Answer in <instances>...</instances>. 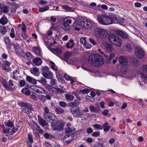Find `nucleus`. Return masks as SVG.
<instances>
[{"mask_svg": "<svg viewBox=\"0 0 147 147\" xmlns=\"http://www.w3.org/2000/svg\"><path fill=\"white\" fill-rule=\"evenodd\" d=\"M51 90H49L51 92L53 93L54 94H57L60 93L61 94H62L63 92V90H62L60 88H54L53 87Z\"/></svg>", "mask_w": 147, "mask_h": 147, "instance_id": "obj_17", "label": "nucleus"}, {"mask_svg": "<svg viewBox=\"0 0 147 147\" xmlns=\"http://www.w3.org/2000/svg\"><path fill=\"white\" fill-rule=\"evenodd\" d=\"M51 67L53 70H54L55 71H57L58 69L57 68V66L55 64H54L53 65H51Z\"/></svg>", "mask_w": 147, "mask_h": 147, "instance_id": "obj_62", "label": "nucleus"}, {"mask_svg": "<svg viewBox=\"0 0 147 147\" xmlns=\"http://www.w3.org/2000/svg\"><path fill=\"white\" fill-rule=\"evenodd\" d=\"M33 63L36 66L40 65L42 63V60L39 57H36L33 59L32 60Z\"/></svg>", "mask_w": 147, "mask_h": 147, "instance_id": "obj_19", "label": "nucleus"}, {"mask_svg": "<svg viewBox=\"0 0 147 147\" xmlns=\"http://www.w3.org/2000/svg\"><path fill=\"white\" fill-rule=\"evenodd\" d=\"M18 104L20 106L25 107L29 104L24 103L22 102H20L18 103Z\"/></svg>", "mask_w": 147, "mask_h": 147, "instance_id": "obj_50", "label": "nucleus"}, {"mask_svg": "<svg viewBox=\"0 0 147 147\" xmlns=\"http://www.w3.org/2000/svg\"><path fill=\"white\" fill-rule=\"evenodd\" d=\"M49 68L47 66H42L41 70L42 71V73H46V72L49 71Z\"/></svg>", "mask_w": 147, "mask_h": 147, "instance_id": "obj_44", "label": "nucleus"}, {"mask_svg": "<svg viewBox=\"0 0 147 147\" xmlns=\"http://www.w3.org/2000/svg\"><path fill=\"white\" fill-rule=\"evenodd\" d=\"M96 24L94 23L88 19H86L84 21L82 20H79L77 22L75 21L71 26L72 27L77 26L76 28L81 27L82 28H92L96 27Z\"/></svg>", "mask_w": 147, "mask_h": 147, "instance_id": "obj_2", "label": "nucleus"}, {"mask_svg": "<svg viewBox=\"0 0 147 147\" xmlns=\"http://www.w3.org/2000/svg\"><path fill=\"white\" fill-rule=\"evenodd\" d=\"M5 42L7 44V46L8 47V45H11L12 44L11 42L10 41L9 37H6L4 38Z\"/></svg>", "mask_w": 147, "mask_h": 147, "instance_id": "obj_43", "label": "nucleus"}, {"mask_svg": "<svg viewBox=\"0 0 147 147\" xmlns=\"http://www.w3.org/2000/svg\"><path fill=\"white\" fill-rule=\"evenodd\" d=\"M31 88L34 91L38 94H44L45 93V90L43 88L37 86H32Z\"/></svg>", "mask_w": 147, "mask_h": 147, "instance_id": "obj_9", "label": "nucleus"}, {"mask_svg": "<svg viewBox=\"0 0 147 147\" xmlns=\"http://www.w3.org/2000/svg\"><path fill=\"white\" fill-rule=\"evenodd\" d=\"M66 99L69 101H72L74 100V97L71 95L69 94H66L65 95Z\"/></svg>", "mask_w": 147, "mask_h": 147, "instance_id": "obj_40", "label": "nucleus"}, {"mask_svg": "<svg viewBox=\"0 0 147 147\" xmlns=\"http://www.w3.org/2000/svg\"><path fill=\"white\" fill-rule=\"evenodd\" d=\"M44 145L46 147H53L51 143L49 142H45L44 143Z\"/></svg>", "mask_w": 147, "mask_h": 147, "instance_id": "obj_54", "label": "nucleus"}, {"mask_svg": "<svg viewBox=\"0 0 147 147\" xmlns=\"http://www.w3.org/2000/svg\"><path fill=\"white\" fill-rule=\"evenodd\" d=\"M28 140L32 144L33 142V139L32 135L30 134H28Z\"/></svg>", "mask_w": 147, "mask_h": 147, "instance_id": "obj_53", "label": "nucleus"}, {"mask_svg": "<svg viewBox=\"0 0 147 147\" xmlns=\"http://www.w3.org/2000/svg\"><path fill=\"white\" fill-rule=\"evenodd\" d=\"M71 112L73 116L76 117H81L82 116V113L80 111L79 109L71 110Z\"/></svg>", "mask_w": 147, "mask_h": 147, "instance_id": "obj_13", "label": "nucleus"}, {"mask_svg": "<svg viewBox=\"0 0 147 147\" xmlns=\"http://www.w3.org/2000/svg\"><path fill=\"white\" fill-rule=\"evenodd\" d=\"M8 22V20L6 17L3 15V16L0 19V23L3 25H4Z\"/></svg>", "mask_w": 147, "mask_h": 147, "instance_id": "obj_29", "label": "nucleus"}, {"mask_svg": "<svg viewBox=\"0 0 147 147\" xmlns=\"http://www.w3.org/2000/svg\"><path fill=\"white\" fill-rule=\"evenodd\" d=\"M56 74L57 78L58 79V81L63 83L64 81V80L63 79L62 76L58 72H56Z\"/></svg>", "mask_w": 147, "mask_h": 147, "instance_id": "obj_34", "label": "nucleus"}, {"mask_svg": "<svg viewBox=\"0 0 147 147\" xmlns=\"http://www.w3.org/2000/svg\"><path fill=\"white\" fill-rule=\"evenodd\" d=\"M37 81L43 85L45 88L48 89L49 90H51V89L53 88V86L47 83L46 80L43 77H42L40 80H37Z\"/></svg>", "mask_w": 147, "mask_h": 147, "instance_id": "obj_8", "label": "nucleus"}, {"mask_svg": "<svg viewBox=\"0 0 147 147\" xmlns=\"http://www.w3.org/2000/svg\"><path fill=\"white\" fill-rule=\"evenodd\" d=\"M117 37V36L112 33L109 34L108 36L109 40L110 42L112 44Z\"/></svg>", "mask_w": 147, "mask_h": 147, "instance_id": "obj_25", "label": "nucleus"}, {"mask_svg": "<svg viewBox=\"0 0 147 147\" xmlns=\"http://www.w3.org/2000/svg\"><path fill=\"white\" fill-rule=\"evenodd\" d=\"M48 49L52 53L56 55H58L62 53V50L59 48L56 49L52 48L50 47H48Z\"/></svg>", "mask_w": 147, "mask_h": 147, "instance_id": "obj_15", "label": "nucleus"}, {"mask_svg": "<svg viewBox=\"0 0 147 147\" xmlns=\"http://www.w3.org/2000/svg\"><path fill=\"white\" fill-rule=\"evenodd\" d=\"M100 133L97 131L93 132L92 134V136L93 137H97L100 135Z\"/></svg>", "mask_w": 147, "mask_h": 147, "instance_id": "obj_56", "label": "nucleus"}, {"mask_svg": "<svg viewBox=\"0 0 147 147\" xmlns=\"http://www.w3.org/2000/svg\"><path fill=\"white\" fill-rule=\"evenodd\" d=\"M135 53L136 56L139 59L144 58L145 53L143 49L139 47H137L135 49Z\"/></svg>", "mask_w": 147, "mask_h": 147, "instance_id": "obj_7", "label": "nucleus"}, {"mask_svg": "<svg viewBox=\"0 0 147 147\" xmlns=\"http://www.w3.org/2000/svg\"><path fill=\"white\" fill-rule=\"evenodd\" d=\"M9 11V9L8 7L0 3V15L2 14V12L4 13H7Z\"/></svg>", "mask_w": 147, "mask_h": 147, "instance_id": "obj_16", "label": "nucleus"}, {"mask_svg": "<svg viewBox=\"0 0 147 147\" xmlns=\"http://www.w3.org/2000/svg\"><path fill=\"white\" fill-rule=\"evenodd\" d=\"M15 33L14 29L12 28L11 30L10 33V36L12 38H14L15 36Z\"/></svg>", "mask_w": 147, "mask_h": 147, "instance_id": "obj_49", "label": "nucleus"}, {"mask_svg": "<svg viewBox=\"0 0 147 147\" xmlns=\"http://www.w3.org/2000/svg\"><path fill=\"white\" fill-rule=\"evenodd\" d=\"M32 51L37 56L40 55V49L37 47H34L32 49Z\"/></svg>", "mask_w": 147, "mask_h": 147, "instance_id": "obj_30", "label": "nucleus"}, {"mask_svg": "<svg viewBox=\"0 0 147 147\" xmlns=\"http://www.w3.org/2000/svg\"><path fill=\"white\" fill-rule=\"evenodd\" d=\"M42 75L45 78L49 79H52L53 76V73L49 71L46 73L42 74Z\"/></svg>", "mask_w": 147, "mask_h": 147, "instance_id": "obj_24", "label": "nucleus"}, {"mask_svg": "<svg viewBox=\"0 0 147 147\" xmlns=\"http://www.w3.org/2000/svg\"><path fill=\"white\" fill-rule=\"evenodd\" d=\"M6 126L9 127H13L14 126L13 123L10 121H8L7 123H5Z\"/></svg>", "mask_w": 147, "mask_h": 147, "instance_id": "obj_45", "label": "nucleus"}, {"mask_svg": "<svg viewBox=\"0 0 147 147\" xmlns=\"http://www.w3.org/2000/svg\"><path fill=\"white\" fill-rule=\"evenodd\" d=\"M103 48L105 51L108 53L111 52L113 50L112 45L107 42L104 43Z\"/></svg>", "mask_w": 147, "mask_h": 147, "instance_id": "obj_10", "label": "nucleus"}, {"mask_svg": "<svg viewBox=\"0 0 147 147\" xmlns=\"http://www.w3.org/2000/svg\"><path fill=\"white\" fill-rule=\"evenodd\" d=\"M13 46L15 51L17 49H19L20 47L19 45L17 43L14 44L13 45Z\"/></svg>", "mask_w": 147, "mask_h": 147, "instance_id": "obj_58", "label": "nucleus"}, {"mask_svg": "<svg viewBox=\"0 0 147 147\" xmlns=\"http://www.w3.org/2000/svg\"><path fill=\"white\" fill-rule=\"evenodd\" d=\"M88 63L91 65L95 66H100L104 63L103 58L98 55H91L88 59Z\"/></svg>", "mask_w": 147, "mask_h": 147, "instance_id": "obj_1", "label": "nucleus"}, {"mask_svg": "<svg viewBox=\"0 0 147 147\" xmlns=\"http://www.w3.org/2000/svg\"><path fill=\"white\" fill-rule=\"evenodd\" d=\"M48 117H45L49 122L51 123V126L53 130H57L59 129L58 127L56 126L58 123L57 119V117L52 113L48 115Z\"/></svg>", "mask_w": 147, "mask_h": 147, "instance_id": "obj_5", "label": "nucleus"}, {"mask_svg": "<svg viewBox=\"0 0 147 147\" xmlns=\"http://www.w3.org/2000/svg\"><path fill=\"white\" fill-rule=\"evenodd\" d=\"M72 23V20L71 19H68L66 20V21L63 20L61 22V28L64 27H70V24Z\"/></svg>", "mask_w": 147, "mask_h": 147, "instance_id": "obj_14", "label": "nucleus"}, {"mask_svg": "<svg viewBox=\"0 0 147 147\" xmlns=\"http://www.w3.org/2000/svg\"><path fill=\"white\" fill-rule=\"evenodd\" d=\"M115 54L114 53H111L110 54V56L108 60V61L109 62H111L112 59L115 56Z\"/></svg>", "mask_w": 147, "mask_h": 147, "instance_id": "obj_52", "label": "nucleus"}, {"mask_svg": "<svg viewBox=\"0 0 147 147\" xmlns=\"http://www.w3.org/2000/svg\"><path fill=\"white\" fill-rule=\"evenodd\" d=\"M80 104L78 100H75L74 102H71L70 103V105L72 106H77Z\"/></svg>", "mask_w": 147, "mask_h": 147, "instance_id": "obj_47", "label": "nucleus"}, {"mask_svg": "<svg viewBox=\"0 0 147 147\" xmlns=\"http://www.w3.org/2000/svg\"><path fill=\"white\" fill-rule=\"evenodd\" d=\"M21 92L22 93L27 95H29L31 93L30 90L26 88H23Z\"/></svg>", "mask_w": 147, "mask_h": 147, "instance_id": "obj_36", "label": "nucleus"}, {"mask_svg": "<svg viewBox=\"0 0 147 147\" xmlns=\"http://www.w3.org/2000/svg\"><path fill=\"white\" fill-rule=\"evenodd\" d=\"M93 126L97 130L102 129V126H101V125L99 124H95L93 125Z\"/></svg>", "mask_w": 147, "mask_h": 147, "instance_id": "obj_48", "label": "nucleus"}, {"mask_svg": "<svg viewBox=\"0 0 147 147\" xmlns=\"http://www.w3.org/2000/svg\"><path fill=\"white\" fill-rule=\"evenodd\" d=\"M38 97L40 100L43 102H45L46 100L45 96L43 95H39Z\"/></svg>", "mask_w": 147, "mask_h": 147, "instance_id": "obj_46", "label": "nucleus"}, {"mask_svg": "<svg viewBox=\"0 0 147 147\" xmlns=\"http://www.w3.org/2000/svg\"><path fill=\"white\" fill-rule=\"evenodd\" d=\"M59 104L60 106L62 107H65L66 106V103L63 101L60 102Z\"/></svg>", "mask_w": 147, "mask_h": 147, "instance_id": "obj_61", "label": "nucleus"}, {"mask_svg": "<svg viewBox=\"0 0 147 147\" xmlns=\"http://www.w3.org/2000/svg\"><path fill=\"white\" fill-rule=\"evenodd\" d=\"M138 76L142 79H145L147 80V75H146L140 72L138 73Z\"/></svg>", "mask_w": 147, "mask_h": 147, "instance_id": "obj_41", "label": "nucleus"}, {"mask_svg": "<svg viewBox=\"0 0 147 147\" xmlns=\"http://www.w3.org/2000/svg\"><path fill=\"white\" fill-rule=\"evenodd\" d=\"M131 63L133 65L137 67L140 65V62L135 58H133L131 59Z\"/></svg>", "mask_w": 147, "mask_h": 147, "instance_id": "obj_26", "label": "nucleus"}, {"mask_svg": "<svg viewBox=\"0 0 147 147\" xmlns=\"http://www.w3.org/2000/svg\"><path fill=\"white\" fill-rule=\"evenodd\" d=\"M94 34L96 37L102 38L107 35V32L104 29L97 28L94 32Z\"/></svg>", "mask_w": 147, "mask_h": 147, "instance_id": "obj_6", "label": "nucleus"}, {"mask_svg": "<svg viewBox=\"0 0 147 147\" xmlns=\"http://www.w3.org/2000/svg\"><path fill=\"white\" fill-rule=\"evenodd\" d=\"M69 42H67L66 45V47L67 48H72L74 45V43L72 39H70L69 40Z\"/></svg>", "mask_w": 147, "mask_h": 147, "instance_id": "obj_28", "label": "nucleus"}, {"mask_svg": "<svg viewBox=\"0 0 147 147\" xmlns=\"http://www.w3.org/2000/svg\"><path fill=\"white\" fill-rule=\"evenodd\" d=\"M32 109V108L31 105L29 104L25 107L22 108V111L23 112L25 113L29 114L30 113Z\"/></svg>", "mask_w": 147, "mask_h": 147, "instance_id": "obj_18", "label": "nucleus"}, {"mask_svg": "<svg viewBox=\"0 0 147 147\" xmlns=\"http://www.w3.org/2000/svg\"><path fill=\"white\" fill-rule=\"evenodd\" d=\"M10 129L9 128H5L3 129V132L5 134H7L9 133Z\"/></svg>", "mask_w": 147, "mask_h": 147, "instance_id": "obj_60", "label": "nucleus"}, {"mask_svg": "<svg viewBox=\"0 0 147 147\" xmlns=\"http://www.w3.org/2000/svg\"><path fill=\"white\" fill-rule=\"evenodd\" d=\"M56 80L53 79L50 81V83L52 85L54 86L56 84Z\"/></svg>", "mask_w": 147, "mask_h": 147, "instance_id": "obj_59", "label": "nucleus"}, {"mask_svg": "<svg viewBox=\"0 0 147 147\" xmlns=\"http://www.w3.org/2000/svg\"><path fill=\"white\" fill-rule=\"evenodd\" d=\"M64 77L65 79L67 81H69V80H71V79H72V78L70 76L68 75H67V74H65L64 76Z\"/></svg>", "mask_w": 147, "mask_h": 147, "instance_id": "obj_55", "label": "nucleus"}, {"mask_svg": "<svg viewBox=\"0 0 147 147\" xmlns=\"http://www.w3.org/2000/svg\"><path fill=\"white\" fill-rule=\"evenodd\" d=\"M118 60L120 66V69L121 71L123 73H126L128 65L127 58L124 56L120 57L118 58Z\"/></svg>", "mask_w": 147, "mask_h": 147, "instance_id": "obj_4", "label": "nucleus"}, {"mask_svg": "<svg viewBox=\"0 0 147 147\" xmlns=\"http://www.w3.org/2000/svg\"><path fill=\"white\" fill-rule=\"evenodd\" d=\"M30 72L36 76H38L39 75V69L36 67L32 68L30 70Z\"/></svg>", "mask_w": 147, "mask_h": 147, "instance_id": "obj_21", "label": "nucleus"}, {"mask_svg": "<svg viewBox=\"0 0 147 147\" xmlns=\"http://www.w3.org/2000/svg\"><path fill=\"white\" fill-rule=\"evenodd\" d=\"M49 7L47 6H45L41 7L39 8V11L40 12H43L49 10Z\"/></svg>", "mask_w": 147, "mask_h": 147, "instance_id": "obj_42", "label": "nucleus"}, {"mask_svg": "<svg viewBox=\"0 0 147 147\" xmlns=\"http://www.w3.org/2000/svg\"><path fill=\"white\" fill-rule=\"evenodd\" d=\"M84 46L86 49H90L91 47V45L90 44L85 43Z\"/></svg>", "mask_w": 147, "mask_h": 147, "instance_id": "obj_64", "label": "nucleus"}, {"mask_svg": "<svg viewBox=\"0 0 147 147\" xmlns=\"http://www.w3.org/2000/svg\"><path fill=\"white\" fill-rule=\"evenodd\" d=\"M63 8L65 10H68L70 11H73L74 10V7H70L68 6L64 5L62 6Z\"/></svg>", "mask_w": 147, "mask_h": 147, "instance_id": "obj_39", "label": "nucleus"}, {"mask_svg": "<svg viewBox=\"0 0 147 147\" xmlns=\"http://www.w3.org/2000/svg\"><path fill=\"white\" fill-rule=\"evenodd\" d=\"M80 42L84 45L86 43V39L85 37H82L80 39Z\"/></svg>", "mask_w": 147, "mask_h": 147, "instance_id": "obj_57", "label": "nucleus"}, {"mask_svg": "<svg viewBox=\"0 0 147 147\" xmlns=\"http://www.w3.org/2000/svg\"><path fill=\"white\" fill-rule=\"evenodd\" d=\"M39 124L43 127L47 125L48 124L45 120L41 118L39 119Z\"/></svg>", "mask_w": 147, "mask_h": 147, "instance_id": "obj_35", "label": "nucleus"}, {"mask_svg": "<svg viewBox=\"0 0 147 147\" xmlns=\"http://www.w3.org/2000/svg\"><path fill=\"white\" fill-rule=\"evenodd\" d=\"M26 79L28 82L33 84H37L36 80L29 76H27L26 77Z\"/></svg>", "mask_w": 147, "mask_h": 147, "instance_id": "obj_27", "label": "nucleus"}, {"mask_svg": "<svg viewBox=\"0 0 147 147\" xmlns=\"http://www.w3.org/2000/svg\"><path fill=\"white\" fill-rule=\"evenodd\" d=\"M71 55V53L70 52L66 53L64 56V57L66 59H68L70 57Z\"/></svg>", "mask_w": 147, "mask_h": 147, "instance_id": "obj_51", "label": "nucleus"}, {"mask_svg": "<svg viewBox=\"0 0 147 147\" xmlns=\"http://www.w3.org/2000/svg\"><path fill=\"white\" fill-rule=\"evenodd\" d=\"M45 113L44 115L45 117H48V115H50L52 113L50 112L49 109L47 107H45L44 108Z\"/></svg>", "mask_w": 147, "mask_h": 147, "instance_id": "obj_31", "label": "nucleus"}, {"mask_svg": "<svg viewBox=\"0 0 147 147\" xmlns=\"http://www.w3.org/2000/svg\"><path fill=\"white\" fill-rule=\"evenodd\" d=\"M108 123L106 122L102 126V129L104 128L103 129L104 131H107L109 130L110 127L108 125Z\"/></svg>", "mask_w": 147, "mask_h": 147, "instance_id": "obj_32", "label": "nucleus"}, {"mask_svg": "<svg viewBox=\"0 0 147 147\" xmlns=\"http://www.w3.org/2000/svg\"><path fill=\"white\" fill-rule=\"evenodd\" d=\"M124 49L129 52H131L132 51V48L131 45L128 42H126L124 43L123 46Z\"/></svg>", "mask_w": 147, "mask_h": 147, "instance_id": "obj_20", "label": "nucleus"}, {"mask_svg": "<svg viewBox=\"0 0 147 147\" xmlns=\"http://www.w3.org/2000/svg\"><path fill=\"white\" fill-rule=\"evenodd\" d=\"M0 31L1 34H4L7 32V30L6 28H1Z\"/></svg>", "mask_w": 147, "mask_h": 147, "instance_id": "obj_63", "label": "nucleus"}, {"mask_svg": "<svg viewBox=\"0 0 147 147\" xmlns=\"http://www.w3.org/2000/svg\"><path fill=\"white\" fill-rule=\"evenodd\" d=\"M89 109L90 111V112L91 113H97L98 111L97 109L95 107L92 105H91L89 106Z\"/></svg>", "mask_w": 147, "mask_h": 147, "instance_id": "obj_33", "label": "nucleus"}, {"mask_svg": "<svg viewBox=\"0 0 147 147\" xmlns=\"http://www.w3.org/2000/svg\"><path fill=\"white\" fill-rule=\"evenodd\" d=\"M55 111L57 114H61L64 112V110L59 107H56L55 108Z\"/></svg>", "mask_w": 147, "mask_h": 147, "instance_id": "obj_38", "label": "nucleus"}, {"mask_svg": "<svg viewBox=\"0 0 147 147\" xmlns=\"http://www.w3.org/2000/svg\"><path fill=\"white\" fill-rule=\"evenodd\" d=\"M115 33L119 36L123 38H127L129 37V35L127 33L122 30H119L115 31Z\"/></svg>", "mask_w": 147, "mask_h": 147, "instance_id": "obj_12", "label": "nucleus"}, {"mask_svg": "<svg viewBox=\"0 0 147 147\" xmlns=\"http://www.w3.org/2000/svg\"><path fill=\"white\" fill-rule=\"evenodd\" d=\"M109 15L111 16V18H114L115 20L118 21L122 22L123 21V18L120 17L119 16L113 13H111L109 14Z\"/></svg>", "mask_w": 147, "mask_h": 147, "instance_id": "obj_22", "label": "nucleus"}, {"mask_svg": "<svg viewBox=\"0 0 147 147\" xmlns=\"http://www.w3.org/2000/svg\"><path fill=\"white\" fill-rule=\"evenodd\" d=\"M110 17L105 15H98L97 16L98 21L101 24L107 25L111 24L113 22V20Z\"/></svg>", "mask_w": 147, "mask_h": 147, "instance_id": "obj_3", "label": "nucleus"}, {"mask_svg": "<svg viewBox=\"0 0 147 147\" xmlns=\"http://www.w3.org/2000/svg\"><path fill=\"white\" fill-rule=\"evenodd\" d=\"M122 40L121 39L117 37L113 44L117 47H120L122 45Z\"/></svg>", "mask_w": 147, "mask_h": 147, "instance_id": "obj_23", "label": "nucleus"}, {"mask_svg": "<svg viewBox=\"0 0 147 147\" xmlns=\"http://www.w3.org/2000/svg\"><path fill=\"white\" fill-rule=\"evenodd\" d=\"M11 63L7 61H5L2 65H0L2 68L6 72H9L11 68L9 67Z\"/></svg>", "mask_w": 147, "mask_h": 147, "instance_id": "obj_11", "label": "nucleus"}, {"mask_svg": "<svg viewBox=\"0 0 147 147\" xmlns=\"http://www.w3.org/2000/svg\"><path fill=\"white\" fill-rule=\"evenodd\" d=\"M16 53L19 55L23 56L24 55V52L21 47L16 51Z\"/></svg>", "mask_w": 147, "mask_h": 147, "instance_id": "obj_37", "label": "nucleus"}]
</instances>
